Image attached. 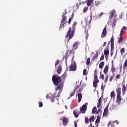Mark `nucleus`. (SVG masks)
Here are the masks:
<instances>
[{"mask_svg": "<svg viewBox=\"0 0 127 127\" xmlns=\"http://www.w3.org/2000/svg\"><path fill=\"white\" fill-rule=\"evenodd\" d=\"M76 25H77V22H74L72 24V28L69 27V30L68 31L66 35L65 36L66 38H68V40H70V39H71L72 37L74 36V31H75V28Z\"/></svg>", "mask_w": 127, "mask_h": 127, "instance_id": "f257e3e1", "label": "nucleus"}, {"mask_svg": "<svg viewBox=\"0 0 127 127\" xmlns=\"http://www.w3.org/2000/svg\"><path fill=\"white\" fill-rule=\"evenodd\" d=\"M61 77L58 76V75L54 74L52 77V81L53 84L56 85V86H58L59 83L61 82Z\"/></svg>", "mask_w": 127, "mask_h": 127, "instance_id": "f03ea898", "label": "nucleus"}, {"mask_svg": "<svg viewBox=\"0 0 127 127\" xmlns=\"http://www.w3.org/2000/svg\"><path fill=\"white\" fill-rule=\"evenodd\" d=\"M57 87L55 88L56 91H58V90H60L58 93V97H60V94H61V92H62V89H63V87H64V83L63 82L60 83V84H58Z\"/></svg>", "mask_w": 127, "mask_h": 127, "instance_id": "7ed1b4c3", "label": "nucleus"}, {"mask_svg": "<svg viewBox=\"0 0 127 127\" xmlns=\"http://www.w3.org/2000/svg\"><path fill=\"white\" fill-rule=\"evenodd\" d=\"M94 81L93 82V87L94 88H97V87H98V83H99V82H100V81L98 79V74L95 73L94 74Z\"/></svg>", "mask_w": 127, "mask_h": 127, "instance_id": "20e7f679", "label": "nucleus"}, {"mask_svg": "<svg viewBox=\"0 0 127 127\" xmlns=\"http://www.w3.org/2000/svg\"><path fill=\"white\" fill-rule=\"evenodd\" d=\"M57 97H58V94L56 95V93H54L50 97V100L52 103H54V102H55V99H56L57 101H59V98H57Z\"/></svg>", "mask_w": 127, "mask_h": 127, "instance_id": "39448f33", "label": "nucleus"}, {"mask_svg": "<svg viewBox=\"0 0 127 127\" xmlns=\"http://www.w3.org/2000/svg\"><path fill=\"white\" fill-rule=\"evenodd\" d=\"M87 107H88V103H86L85 104L82 105V108H80V111L82 114L86 113Z\"/></svg>", "mask_w": 127, "mask_h": 127, "instance_id": "423d86ee", "label": "nucleus"}, {"mask_svg": "<svg viewBox=\"0 0 127 127\" xmlns=\"http://www.w3.org/2000/svg\"><path fill=\"white\" fill-rule=\"evenodd\" d=\"M109 54H110V47L107 46L104 49V55L105 56L106 59L108 58Z\"/></svg>", "mask_w": 127, "mask_h": 127, "instance_id": "0eeeda50", "label": "nucleus"}, {"mask_svg": "<svg viewBox=\"0 0 127 127\" xmlns=\"http://www.w3.org/2000/svg\"><path fill=\"white\" fill-rule=\"evenodd\" d=\"M61 120L63 121V126H64V127H65L66 125L68 124V121H69L68 118H64V117H63L61 118Z\"/></svg>", "mask_w": 127, "mask_h": 127, "instance_id": "6e6552de", "label": "nucleus"}, {"mask_svg": "<svg viewBox=\"0 0 127 127\" xmlns=\"http://www.w3.org/2000/svg\"><path fill=\"white\" fill-rule=\"evenodd\" d=\"M69 70L70 71H76L77 70V64L76 63H73L69 66Z\"/></svg>", "mask_w": 127, "mask_h": 127, "instance_id": "1a4fd4ad", "label": "nucleus"}, {"mask_svg": "<svg viewBox=\"0 0 127 127\" xmlns=\"http://www.w3.org/2000/svg\"><path fill=\"white\" fill-rule=\"evenodd\" d=\"M90 26H91V25H86L85 26V29L84 32H85V33H86L85 38L86 39H88V37L89 36V34H88V30H89V29H90Z\"/></svg>", "mask_w": 127, "mask_h": 127, "instance_id": "9d476101", "label": "nucleus"}, {"mask_svg": "<svg viewBox=\"0 0 127 127\" xmlns=\"http://www.w3.org/2000/svg\"><path fill=\"white\" fill-rule=\"evenodd\" d=\"M107 33H108V32H107V26H106L104 27V28L103 30V32L102 33L101 38H104V37H105L107 35Z\"/></svg>", "mask_w": 127, "mask_h": 127, "instance_id": "9b49d317", "label": "nucleus"}, {"mask_svg": "<svg viewBox=\"0 0 127 127\" xmlns=\"http://www.w3.org/2000/svg\"><path fill=\"white\" fill-rule=\"evenodd\" d=\"M114 37H112L111 39V51L112 50H114Z\"/></svg>", "mask_w": 127, "mask_h": 127, "instance_id": "f8f14e48", "label": "nucleus"}, {"mask_svg": "<svg viewBox=\"0 0 127 127\" xmlns=\"http://www.w3.org/2000/svg\"><path fill=\"white\" fill-rule=\"evenodd\" d=\"M57 72L58 74H61V72H62V66H61V65H59L58 66Z\"/></svg>", "mask_w": 127, "mask_h": 127, "instance_id": "ddd939ff", "label": "nucleus"}, {"mask_svg": "<svg viewBox=\"0 0 127 127\" xmlns=\"http://www.w3.org/2000/svg\"><path fill=\"white\" fill-rule=\"evenodd\" d=\"M103 72H104L105 75H107V74H108V73L109 72V65H107L105 66V67L103 70Z\"/></svg>", "mask_w": 127, "mask_h": 127, "instance_id": "4468645a", "label": "nucleus"}, {"mask_svg": "<svg viewBox=\"0 0 127 127\" xmlns=\"http://www.w3.org/2000/svg\"><path fill=\"white\" fill-rule=\"evenodd\" d=\"M115 13H116V10L115 9H113L112 11H110V15L109 16L110 19L112 18Z\"/></svg>", "mask_w": 127, "mask_h": 127, "instance_id": "2eb2a0df", "label": "nucleus"}, {"mask_svg": "<svg viewBox=\"0 0 127 127\" xmlns=\"http://www.w3.org/2000/svg\"><path fill=\"white\" fill-rule=\"evenodd\" d=\"M112 68H111V72L112 73H114L115 72H116V68L115 67V66L114 65V62H112Z\"/></svg>", "mask_w": 127, "mask_h": 127, "instance_id": "dca6fc26", "label": "nucleus"}, {"mask_svg": "<svg viewBox=\"0 0 127 127\" xmlns=\"http://www.w3.org/2000/svg\"><path fill=\"white\" fill-rule=\"evenodd\" d=\"M67 21H65L63 22H61V24L60 25V28L61 29L62 28V27H65V26H66L67 25Z\"/></svg>", "mask_w": 127, "mask_h": 127, "instance_id": "f3484780", "label": "nucleus"}, {"mask_svg": "<svg viewBox=\"0 0 127 127\" xmlns=\"http://www.w3.org/2000/svg\"><path fill=\"white\" fill-rule=\"evenodd\" d=\"M121 101H122V97H121V95H117V102L118 103V104H121Z\"/></svg>", "mask_w": 127, "mask_h": 127, "instance_id": "a211bd4d", "label": "nucleus"}, {"mask_svg": "<svg viewBox=\"0 0 127 127\" xmlns=\"http://www.w3.org/2000/svg\"><path fill=\"white\" fill-rule=\"evenodd\" d=\"M66 77H67V73H64L60 77L62 81H64L66 79Z\"/></svg>", "mask_w": 127, "mask_h": 127, "instance_id": "6ab92c4d", "label": "nucleus"}, {"mask_svg": "<svg viewBox=\"0 0 127 127\" xmlns=\"http://www.w3.org/2000/svg\"><path fill=\"white\" fill-rule=\"evenodd\" d=\"M79 44V42H75L72 46L73 49H77L78 48V45Z\"/></svg>", "mask_w": 127, "mask_h": 127, "instance_id": "aec40b11", "label": "nucleus"}, {"mask_svg": "<svg viewBox=\"0 0 127 127\" xmlns=\"http://www.w3.org/2000/svg\"><path fill=\"white\" fill-rule=\"evenodd\" d=\"M121 90H122V88L120 87H118L117 88V95H121L122 94V92H121Z\"/></svg>", "mask_w": 127, "mask_h": 127, "instance_id": "412c9836", "label": "nucleus"}, {"mask_svg": "<svg viewBox=\"0 0 127 127\" xmlns=\"http://www.w3.org/2000/svg\"><path fill=\"white\" fill-rule=\"evenodd\" d=\"M86 1H87V6H91L93 3V0H86Z\"/></svg>", "mask_w": 127, "mask_h": 127, "instance_id": "4be33fe9", "label": "nucleus"}, {"mask_svg": "<svg viewBox=\"0 0 127 127\" xmlns=\"http://www.w3.org/2000/svg\"><path fill=\"white\" fill-rule=\"evenodd\" d=\"M64 21H67V17L65 16L64 14H63V16L62 17L61 22H63V23H64Z\"/></svg>", "mask_w": 127, "mask_h": 127, "instance_id": "5701e85b", "label": "nucleus"}, {"mask_svg": "<svg viewBox=\"0 0 127 127\" xmlns=\"http://www.w3.org/2000/svg\"><path fill=\"white\" fill-rule=\"evenodd\" d=\"M116 75V74L115 73H113L112 74V75L110 76H109V81L110 82H112V81H113L115 78V75Z\"/></svg>", "mask_w": 127, "mask_h": 127, "instance_id": "b1692460", "label": "nucleus"}, {"mask_svg": "<svg viewBox=\"0 0 127 127\" xmlns=\"http://www.w3.org/2000/svg\"><path fill=\"white\" fill-rule=\"evenodd\" d=\"M100 121H101V117H100V115H98L97 117V119L95 122V124H99L100 123Z\"/></svg>", "mask_w": 127, "mask_h": 127, "instance_id": "393cba45", "label": "nucleus"}, {"mask_svg": "<svg viewBox=\"0 0 127 127\" xmlns=\"http://www.w3.org/2000/svg\"><path fill=\"white\" fill-rule=\"evenodd\" d=\"M108 127H115L114 122L111 123V121H109L108 124Z\"/></svg>", "mask_w": 127, "mask_h": 127, "instance_id": "a878e982", "label": "nucleus"}, {"mask_svg": "<svg viewBox=\"0 0 127 127\" xmlns=\"http://www.w3.org/2000/svg\"><path fill=\"white\" fill-rule=\"evenodd\" d=\"M90 64H91V59H90V58H88L86 60V64L87 65V66H89Z\"/></svg>", "mask_w": 127, "mask_h": 127, "instance_id": "bb28decb", "label": "nucleus"}, {"mask_svg": "<svg viewBox=\"0 0 127 127\" xmlns=\"http://www.w3.org/2000/svg\"><path fill=\"white\" fill-rule=\"evenodd\" d=\"M98 57H99V53L98 52H96V54L93 56V60H95V59H98Z\"/></svg>", "mask_w": 127, "mask_h": 127, "instance_id": "cd10ccee", "label": "nucleus"}, {"mask_svg": "<svg viewBox=\"0 0 127 127\" xmlns=\"http://www.w3.org/2000/svg\"><path fill=\"white\" fill-rule=\"evenodd\" d=\"M94 121H95V116H91V117L89 119V122L94 123Z\"/></svg>", "mask_w": 127, "mask_h": 127, "instance_id": "c85d7f7f", "label": "nucleus"}, {"mask_svg": "<svg viewBox=\"0 0 127 127\" xmlns=\"http://www.w3.org/2000/svg\"><path fill=\"white\" fill-rule=\"evenodd\" d=\"M97 110V109L96 107H93V108L92 109V114H96Z\"/></svg>", "mask_w": 127, "mask_h": 127, "instance_id": "c756f323", "label": "nucleus"}, {"mask_svg": "<svg viewBox=\"0 0 127 127\" xmlns=\"http://www.w3.org/2000/svg\"><path fill=\"white\" fill-rule=\"evenodd\" d=\"M77 96L78 98V103H80V102H81V100H82V94L79 93Z\"/></svg>", "mask_w": 127, "mask_h": 127, "instance_id": "7c9ffc66", "label": "nucleus"}, {"mask_svg": "<svg viewBox=\"0 0 127 127\" xmlns=\"http://www.w3.org/2000/svg\"><path fill=\"white\" fill-rule=\"evenodd\" d=\"M102 2L100 0H96L95 1V6H98L99 4H101Z\"/></svg>", "mask_w": 127, "mask_h": 127, "instance_id": "2f4dec72", "label": "nucleus"}, {"mask_svg": "<svg viewBox=\"0 0 127 127\" xmlns=\"http://www.w3.org/2000/svg\"><path fill=\"white\" fill-rule=\"evenodd\" d=\"M104 65H105V63L104 62L100 63L99 64L100 69H102L103 67H104Z\"/></svg>", "mask_w": 127, "mask_h": 127, "instance_id": "473e14b6", "label": "nucleus"}, {"mask_svg": "<svg viewBox=\"0 0 127 127\" xmlns=\"http://www.w3.org/2000/svg\"><path fill=\"white\" fill-rule=\"evenodd\" d=\"M127 87H126V85H124L123 87L122 88V91H123V94H125V93H126V90H127Z\"/></svg>", "mask_w": 127, "mask_h": 127, "instance_id": "72a5a7b5", "label": "nucleus"}, {"mask_svg": "<svg viewBox=\"0 0 127 127\" xmlns=\"http://www.w3.org/2000/svg\"><path fill=\"white\" fill-rule=\"evenodd\" d=\"M75 93H76V90L72 91L69 95L70 98H72V97H73V96H74L75 94Z\"/></svg>", "mask_w": 127, "mask_h": 127, "instance_id": "f704fd0d", "label": "nucleus"}, {"mask_svg": "<svg viewBox=\"0 0 127 127\" xmlns=\"http://www.w3.org/2000/svg\"><path fill=\"white\" fill-rule=\"evenodd\" d=\"M120 52H121V54L122 56H123L124 53H125V50L124 48H122L120 50Z\"/></svg>", "mask_w": 127, "mask_h": 127, "instance_id": "c9c22d12", "label": "nucleus"}, {"mask_svg": "<svg viewBox=\"0 0 127 127\" xmlns=\"http://www.w3.org/2000/svg\"><path fill=\"white\" fill-rule=\"evenodd\" d=\"M100 79H102V80H104V79L105 78V75H104V74L101 73L100 72Z\"/></svg>", "mask_w": 127, "mask_h": 127, "instance_id": "e433bc0d", "label": "nucleus"}, {"mask_svg": "<svg viewBox=\"0 0 127 127\" xmlns=\"http://www.w3.org/2000/svg\"><path fill=\"white\" fill-rule=\"evenodd\" d=\"M120 78H121V75H120V74H117V75L115 76V81H118V80H119V79H120Z\"/></svg>", "mask_w": 127, "mask_h": 127, "instance_id": "4c0bfd02", "label": "nucleus"}, {"mask_svg": "<svg viewBox=\"0 0 127 127\" xmlns=\"http://www.w3.org/2000/svg\"><path fill=\"white\" fill-rule=\"evenodd\" d=\"M84 121H85V124H86V125L89 124V118L85 117L84 119Z\"/></svg>", "mask_w": 127, "mask_h": 127, "instance_id": "58836bf2", "label": "nucleus"}, {"mask_svg": "<svg viewBox=\"0 0 127 127\" xmlns=\"http://www.w3.org/2000/svg\"><path fill=\"white\" fill-rule=\"evenodd\" d=\"M123 40H124V38H123V37H120L118 42L119 44H121V42H122Z\"/></svg>", "mask_w": 127, "mask_h": 127, "instance_id": "ea45409f", "label": "nucleus"}, {"mask_svg": "<svg viewBox=\"0 0 127 127\" xmlns=\"http://www.w3.org/2000/svg\"><path fill=\"white\" fill-rule=\"evenodd\" d=\"M73 114L74 116H75V118H78V113H77V111L74 110L73 112Z\"/></svg>", "mask_w": 127, "mask_h": 127, "instance_id": "a19ab883", "label": "nucleus"}, {"mask_svg": "<svg viewBox=\"0 0 127 127\" xmlns=\"http://www.w3.org/2000/svg\"><path fill=\"white\" fill-rule=\"evenodd\" d=\"M108 110H104V112H103V117H105L108 115Z\"/></svg>", "mask_w": 127, "mask_h": 127, "instance_id": "79ce46f5", "label": "nucleus"}, {"mask_svg": "<svg viewBox=\"0 0 127 127\" xmlns=\"http://www.w3.org/2000/svg\"><path fill=\"white\" fill-rule=\"evenodd\" d=\"M108 79H109V74H108L107 75H106L105 76V78L104 79V82L105 83H107V82L108 81Z\"/></svg>", "mask_w": 127, "mask_h": 127, "instance_id": "37998d69", "label": "nucleus"}, {"mask_svg": "<svg viewBox=\"0 0 127 127\" xmlns=\"http://www.w3.org/2000/svg\"><path fill=\"white\" fill-rule=\"evenodd\" d=\"M39 108H42L43 107V103L41 101L39 102Z\"/></svg>", "mask_w": 127, "mask_h": 127, "instance_id": "c03bdc74", "label": "nucleus"}, {"mask_svg": "<svg viewBox=\"0 0 127 127\" xmlns=\"http://www.w3.org/2000/svg\"><path fill=\"white\" fill-rule=\"evenodd\" d=\"M125 34V31L121 30V33L120 34V37H123V35Z\"/></svg>", "mask_w": 127, "mask_h": 127, "instance_id": "a18cd8bd", "label": "nucleus"}, {"mask_svg": "<svg viewBox=\"0 0 127 127\" xmlns=\"http://www.w3.org/2000/svg\"><path fill=\"white\" fill-rule=\"evenodd\" d=\"M83 74L84 76H85V75H87V69L84 68L83 69Z\"/></svg>", "mask_w": 127, "mask_h": 127, "instance_id": "49530a36", "label": "nucleus"}, {"mask_svg": "<svg viewBox=\"0 0 127 127\" xmlns=\"http://www.w3.org/2000/svg\"><path fill=\"white\" fill-rule=\"evenodd\" d=\"M102 114V110L101 108L99 109L97 111H96V115H98L99 113Z\"/></svg>", "mask_w": 127, "mask_h": 127, "instance_id": "de8ad7c7", "label": "nucleus"}, {"mask_svg": "<svg viewBox=\"0 0 127 127\" xmlns=\"http://www.w3.org/2000/svg\"><path fill=\"white\" fill-rule=\"evenodd\" d=\"M79 2H77V3H76L77 8H78V7H79V5H81V4H82V3L81 2V1L79 0Z\"/></svg>", "mask_w": 127, "mask_h": 127, "instance_id": "09e8293b", "label": "nucleus"}, {"mask_svg": "<svg viewBox=\"0 0 127 127\" xmlns=\"http://www.w3.org/2000/svg\"><path fill=\"white\" fill-rule=\"evenodd\" d=\"M104 59H105V56H104V54L102 53L101 57L100 58V60H101V61H102V60H104Z\"/></svg>", "mask_w": 127, "mask_h": 127, "instance_id": "8fccbe9b", "label": "nucleus"}, {"mask_svg": "<svg viewBox=\"0 0 127 127\" xmlns=\"http://www.w3.org/2000/svg\"><path fill=\"white\" fill-rule=\"evenodd\" d=\"M105 87H106V85L102 84V85H101V90H102V92H104V91L105 90Z\"/></svg>", "mask_w": 127, "mask_h": 127, "instance_id": "3c124183", "label": "nucleus"}, {"mask_svg": "<svg viewBox=\"0 0 127 127\" xmlns=\"http://www.w3.org/2000/svg\"><path fill=\"white\" fill-rule=\"evenodd\" d=\"M88 7L85 6L84 7V8H83V12L85 13L87 11V10H88Z\"/></svg>", "mask_w": 127, "mask_h": 127, "instance_id": "603ef678", "label": "nucleus"}, {"mask_svg": "<svg viewBox=\"0 0 127 127\" xmlns=\"http://www.w3.org/2000/svg\"><path fill=\"white\" fill-rule=\"evenodd\" d=\"M114 97H115V92H114V91H112L111 93V97L114 98Z\"/></svg>", "mask_w": 127, "mask_h": 127, "instance_id": "864d4df0", "label": "nucleus"}, {"mask_svg": "<svg viewBox=\"0 0 127 127\" xmlns=\"http://www.w3.org/2000/svg\"><path fill=\"white\" fill-rule=\"evenodd\" d=\"M60 62V61L58 60L57 62L55 63V68H56V65H58L59 64V63Z\"/></svg>", "mask_w": 127, "mask_h": 127, "instance_id": "5fc2aeb1", "label": "nucleus"}, {"mask_svg": "<svg viewBox=\"0 0 127 127\" xmlns=\"http://www.w3.org/2000/svg\"><path fill=\"white\" fill-rule=\"evenodd\" d=\"M73 19V18H69L68 19V24H70V23H71V21H72V20Z\"/></svg>", "mask_w": 127, "mask_h": 127, "instance_id": "6e6d98bb", "label": "nucleus"}, {"mask_svg": "<svg viewBox=\"0 0 127 127\" xmlns=\"http://www.w3.org/2000/svg\"><path fill=\"white\" fill-rule=\"evenodd\" d=\"M121 30H123V31H125V30H127V27L124 26L123 28L121 29Z\"/></svg>", "mask_w": 127, "mask_h": 127, "instance_id": "4d7b16f0", "label": "nucleus"}, {"mask_svg": "<svg viewBox=\"0 0 127 127\" xmlns=\"http://www.w3.org/2000/svg\"><path fill=\"white\" fill-rule=\"evenodd\" d=\"M98 103L99 104H102V98H99Z\"/></svg>", "mask_w": 127, "mask_h": 127, "instance_id": "13d9d810", "label": "nucleus"}, {"mask_svg": "<svg viewBox=\"0 0 127 127\" xmlns=\"http://www.w3.org/2000/svg\"><path fill=\"white\" fill-rule=\"evenodd\" d=\"M101 106H102V104L99 103H97V108L98 109H99L101 107Z\"/></svg>", "mask_w": 127, "mask_h": 127, "instance_id": "bf43d9fd", "label": "nucleus"}, {"mask_svg": "<svg viewBox=\"0 0 127 127\" xmlns=\"http://www.w3.org/2000/svg\"><path fill=\"white\" fill-rule=\"evenodd\" d=\"M78 124H77V122L76 121H74V126L75 127H78Z\"/></svg>", "mask_w": 127, "mask_h": 127, "instance_id": "052dcab7", "label": "nucleus"}, {"mask_svg": "<svg viewBox=\"0 0 127 127\" xmlns=\"http://www.w3.org/2000/svg\"><path fill=\"white\" fill-rule=\"evenodd\" d=\"M105 111H109V105L106 106L105 109H104Z\"/></svg>", "mask_w": 127, "mask_h": 127, "instance_id": "680f3d73", "label": "nucleus"}, {"mask_svg": "<svg viewBox=\"0 0 127 127\" xmlns=\"http://www.w3.org/2000/svg\"><path fill=\"white\" fill-rule=\"evenodd\" d=\"M69 54H73V50H71L69 51Z\"/></svg>", "mask_w": 127, "mask_h": 127, "instance_id": "e2e57ef3", "label": "nucleus"}, {"mask_svg": "<svg viewBox=\"0 0 127 127\" xmlns=\"http://www.w3.org/2000/svg\"><path fill=\"white\" fill-rule=\"evenodd\" d=\"M97 69H95L94 70V74H97V75H98V73H97Z\"/></svg>", "mask_w": 127, "mask_h": 127, "instance_id": "0e129e2a", "label": "nucleus"}, {"mask_svg": "<svg viewBox=\"0 0 127 127\" xmlns=\"http://www.w3.org/2000/svg\"><path fill=\"white\" fill-rule=\"evenodd\" d=\"M107 44V42H105L103 44V46H106V45Z\"/></svg>", "mask_w": 127, "mask_h": 127, "instance_id": "69168bd1", "label": "nucleus"}, {"mask_svg": "<svg viewBox=\"0 0 127 127\" xmlns=\"http://www.w3.org/2000/svg\"><path fill=\"white\" fill-rule=\"evenodd\" d=\"M46 98H47L48 99H49V95H48V94L47 95Z\"/></svg>", "mask_w": 127, "mask_h": 127, "instance_id": "338daca9", "label": "nucleus"}, {"mask_svg": "<svg viewBox=\"0 0 127 127\" xmlns=\"http://www.w3.org/2000/svg\"><path fill=\"white\" fill-rule=\"evenodd\" d=\"M88 127H93L92 123H91V124H90V125H89Z\"/></svg>", "mask_w": 127, "mask_h": 127, "instance_id": "774afa93", "label": "nucleus"}]
</instances>
